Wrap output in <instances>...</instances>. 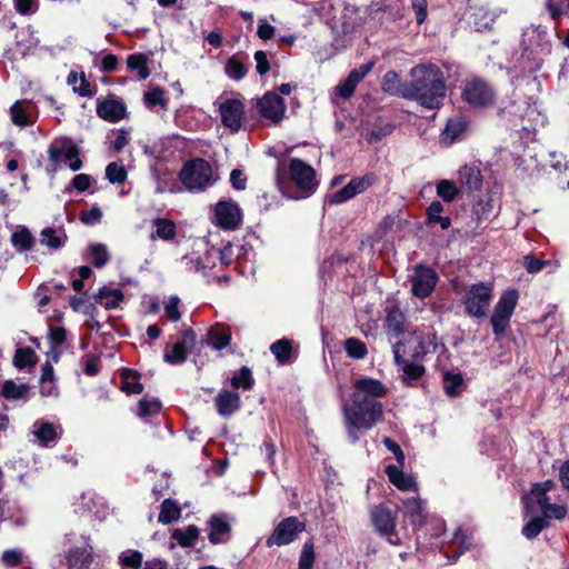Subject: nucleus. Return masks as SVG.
I'll return each mask as SVG.
<instances>
[{
    "instance_id": "1",
    "label": "nucleus",
    "mask_w": 569,
    "mask_h": 569,
    "mask_svg": "<svg viewBox=\"0 0 569 569\" xmlns=\"http://www.w3.org/2000/svg\"><path fill=\"white\" fill-rule=\"evenodd\" d=\"M386 395L383 385L372 378L358 379L351 401L342 406L348 439L357 442L361 431L369 430L381 419L382 405L378 400Z\"/></svg>"
},
{
    "instance_id": "2",
    "label": "nucleus",
    "mask_w": 569,
    "mask_h": 569,
    "mask_svg": "<svg viewBox=\"0 0 569 569\" xmlns=\"http://www.w3.org/2000/svg\"><path fill=\"white\" fill-rule=\"evenodd\" d=\"M407 99L417 101L427 109H437L446 96V83L441 70L432 63H421L410 70Z\"/></svg>"
},
{
    "instance_id": "3",
    "label": "nucleus",
    "mask_w": 569,
    "mask_h": 569,
    "mask_svg": "<svg viewBox=\"0 0 569 569\" xmlns=\"http://www.w3.org/2000/svg\"><path fill=\"white\" fill-rule=\"evenodd\" d=\"M277 186L280 192L289 199H306L316 192L319 186L316 170L306 161L292 157L288 159L283 168L288 182L280 177V163L278 164Z\"/></svg>"
},
{
    "instance_id": "4",
    "label": "nucleus",
    "mask_w": 569,
    "mask_h": 569,
    "mask_svg": "<svg viewBox=\"0 0 569 569\" xmlns=\"http://www.w3.org/2000/svg\"><path fill=\"white\" fill-rule=\"evenodd\" d=\"M179 179L190 192L204 191L216 182L211 164L200 158L186 162L179 172Z\"/></svg>"
},
{
    "instance_id": "5",
    "label": "nucleus",
    "mask_w": 569,
    "mask_h": 569,
    "mask_svg": "<svg viewBox=\"0 0 569 569\" xmlns=\"http://www.w3.org/2000/svg\"><path fill=\"white\" fill-rule=\"evenodd\" d=\"M493 282L491 281L468 286L462 299L466 315L477 319L486 318L493 298Z\"/></svg>"
},
{
    "instance_id": "6",
    "label": "nucleus",
    "mask_w": 569,
    "mask_h": 569,
    "mask_svg": "<svg viewBox=\"0 0 569 569\" xmlns=\"http://www.w3.org/2000/svg\"><path fill=\"white\" fill-rule=\"evenodd\" d=\"M519 300V292L513 288H509L501 292L497 303L495 305L490 323L497 340L503 336L510 325V320L515 312Z\"/></svg>"
},
{
    "instance_id": "7",
    "label": "nucleus",
    "mask_w": 569,
    "mask_h": 569,
    "mask_svg": "<svg viewBox=\"0 0 569 569\" xmlns=\"http://www.w3.org/2000/svg\"><path fill=\"white\" fill-rule=\"evenodd\" d=\"M241 221L242 212L234 201L220 200L211 209V222L223 230H234Z\"/></svg>"
},
{
    "instance_id": "8",
    "label": "nucleus",
    "mask_w": 569,
    "mask_h": 569,
    "mask_svg": "<svg viewBox=\"0 0 569 569\" xmlns=\"http://www.w3.org/2000/svg\"><path fill=\"white\" fill-rule=\"evenodd\" d=\"M462 99L475 108H486L493 103L495 91L481 79H472L465 83Z\"/></svg>"
},
{
    "instance_id": "9",
    "label": "nucleus",
    "mask_w": 569,
    "mask_h": 569,
    "mask_svg": "<svg viewBox=\"0 0 569 569\" xmlns=\"http://www.w3.org/2000/svg\"><path fill=\"white\" fill-rule=\"evenodd\" d=\"M411 292L415 297L425 299L431 295L437 282L438 274L430 267L417 266L410 276Z\"/></svg>"
},
{
    "instance_id": "10",
    "label": "nucleus",
    "mask_w": 569,
    "mask_h": 569,
    "mask_svg": "<svg viewBox=\"0 0 569 569\" xmlns=\"http://www.w3.org/2000/svg\"><path fill=\"white\" fill-rule=\"evenodd\" d=\"M306 525L296 517H288L280 521L269 537L268 546H283L295 541L305 531Z\"/></svg>"
},
{
    "instance_id": "11",
    "label": "nucleus",
    "mask_w": 569,
    "mask_h": 569,
    "mask_svg": "<svg viewBox=\"0 0 569 569\" xmlns=\"http://www.w3.org/2000/svg\"><path fill=\"white\" fill-rule=\"evenodd\" d=\"M553 488L555 482L552 480L533 483L530 491L521 498L526 513H536L538 508L541 511L550 502L548 492Z\"/></svg>"
},
{
    "instance_id": "12",
    "label": "nucleus",
    "mask_w": 569,
    "mask_h": 569,
    "mask_svg": "<svg viewBox=\"0 0 569 569\" xmlns=\"http://www.w3.org/2000/svg\"><path fill=\"white\" fill-rule=\"evenodd\" d=\"M371 521L376 528V530L391 545H399L400 538L395 531V518L392 517L390 510H388L383 506H378L371 511Z\"/></svg>"
},
{
    "instance_id": "13",
    "label": "nucleus",
    "mask_w": 569,
    "mask_h": 569,
    "mask_svg": "<svg viewBox=\"0 0 569 569\" xmlns=\"http://www.w3.org/2000/svg\"><path fill=\"white\" fill-rule=\"evenodd\" d=\"M258 107L263 120L268 121L270 124L280 122L286 112L283 99L273 92H267L262 99H260Z\"/></svg>"
},
{
    "instance_id": "14",
    "label": "nucleus",
    "mask_w": 569,
    "mask_h": 569,
    "mask_svg": "<svg viewBox=\"0 0 569 569\" xmlns=\"http://www.w3.org/2000/svg\"><path fill=\"white\" fill-rule=\"evenodd\" d=\"M409 343L412 349L411 358L415 360H422L425 356L435 352L438 346L436 332L430 328L415 332Z\"/></svg>"
},
{
    "instance_id": "15",
    "label": "nucleus",
    "mask_w": 569,
    "mask_h": 569,
    "mask_svg": "<svg viewBox=\"0 0 569 569\" xmlns=\"http://www.w3.org/2000/svg\"><path fill=\"white\" fill-rule=\"evenodd\" d=\"M375 66L373 61H369L358 68L352 69L346 79L340 81L335 87V94L341 99H349L355 93L357 86L363 80V78L372 70Z\"/></svg>"
},
{
    "instance_id": "16",
    "label": "nucleus",
    "mask_w": 569,
    "mask_h": 569,
    "mask_svg": "<svg viewBox=\"0 0 569 569\" xmlns=\"http://www.w3.org/2000/svg\"><path fill=\"white\" fill-rule=\"evenodd\" d=\"M521 42L525 50H529L531 53L550 52L551 46L548 40L547 31L541 27L531 26L527 28Z\"/></svg>"
},
{
    "instance_id": "17",
    "label": "nucleus",
    "mask_w": 569,
    "mask_h": 569,
    "mask_svg": "<svg viewBox=\"0 0 569 569\" xmlns=\"http://www.w3.org/2000/svg\"><path fill=\"white\" fill-rule=\"evenodd\" d=\"M48 154L52 163L59 164L79 156V149L71 139L60 138L51 142Z\"/></svg>"
},
{
    "instance_id": "18",
    "label": "nucleus",
    "mask_w": 569,
    "mask_h": 569,
    "mask_svg": "<svg viewBox=\"0 0 569 569\" xmlns=\"http://www.w3.org/2000/svg\"><path fill=\"white\" fill-rule=\"evenodd\" d=\"M400 342H397L393 346L395 361L397 366H399L402 370L403 381L409 386L420 379L426 370L425 367L420 363L421 360L412 359V361H407L402 359L400 355Z\"/></svg>"
},
{
    "instance_id": "19",
    "label": "nucleus",
    "mask_w": 569,
    "mask_h": 569,
    "mask_svg": "<svg viewBox=\"0 0 569 569\" xmlns=\"http://www.w3.org/2000/svg\"><path fill=\"white\" fill-rule=\"evenodd\" d=\"M219 110L223 126L237 131L241 126L243 104L239 100L229 99L221 103Z\"/></svg>"
},
{
    "instance_id": "20",
    "label": "nucleus",
    "mask_w": 569,
    "mask_h": 569,
    "mask_svg": "<svg viewBox=\"0 0 569 569\" xmlns=\"http://www.w3.org/2000/svg\"><path fill=\"white\" fill-rule=\"evenodd\" d=\"M208 539L211 543H222L230 538L231 527L224 515H212L208 520Z\"/></svg>"
},
{
    "instance_id": "21",
    "label": "nucleus",
    "mask_w": 569,
    "mask_h": 569,
    "mask_svg": "<svg viewBox=\"0 0 569 569\" xmlns=\"http://www.w3.org/2000/svg\"><path fill=\"white\" fill-rule=\"evenodd\" d=\"M217 412L222 417H229L240 407L239 395L234 391L222 390L214 398Z\"/></svg>"
},
{
    "instance_id": "22",
    "label": "nucleus",
    "mask_w": 569,
    "mask_h": 569,
    "mask_svg": "<svg viewBox=\"0 0 569 569\" xmlns=\"http://www.w3.org/2000/svg\"><path fill=\"white\" fill-rule=\"evenodd\" d=\"M66 558L70 568H87L93 561V548L86 541L82 548H71L66 555Z\"/></svg>"
},
{
    "instance_id": "23",
    "label": "nucleus",
    "mask_w": 569,
    "mask_h": 569,
    "mask_svg": "<svg viewBox=\"0 0 569 569\" xmlns=\"http://www.w3.org/2000/svg\"><path fill=\"white\" fill-rule=\"evenodd\" d=\"M467 130V121L461 117L451 118L448 120L445 129L440 134V142L445 146H450L459 140Z\"/></svg>"
},
{
    "instance_id": "24",
    "label": "nucleus",
    "mask_w": 569,
    "mask_h": 569,
    "mask_svg": "<svg viewBox=\"0 0 569 569\" xmlns=\"http://www.w3.org/2000/svg\"><path fill=\"white\" fill-rule=\"evenodd\" d=\"M97 114L110 122H118L124 118L126 108L120 101L104 100L97 107Z\"/></svg>"
},
{
    "instance_id": "25",
    "label": "nucleus",
    "mask_w": 569,
    "mask_h": 569,
    "mask_svg": "<svg viewBox=\"0 0 569 569\" xmlns=\"http://www.w3.org/2000/svg\"><path fill=\"white\" fill-rule=\"evenodd\" d=\"M386 473H387L390 482L393 486H396L398 489H400L402 491H410V490L416 491L417 490V485H416L415 479L411 476L405 473L400 467L395 466V465H388L386 467Z\"/></svg>"
},
{
    "instance_id": "26",
    "label": "nucleus",
    "mask_w": 569,
    "mask_h": 569,
    "mask_svg": "<svg viewBox=\"0 0 569 569\" xmlns=\"http://www.w3.org/2000/svg\"><path fill=\"white\" fill-rule=\"evenodd\" d=\"M381 84L385 92L407 99L408 82H401L396 71H387L382 78Z\"/></svg>"
},
{
    "instance_id": "27",
    "label": "nucleus",
    "mask_w": 569,
    "mask_h": 569,
    "mask_svg": "<svg viewBox=\"0 0 569 569\" xmlns=\"http://www.w3.org/2000/svg\"><path fill=\"white\" fill-rule=\"evenodd\" d=\"M94 300L97 303L102 306L107 310L116 309L120 306L123 300V293L119 289H113L107 286H103L99 289L98 293L94 296Z\"/></svg>"
},
{
    "instance_id": "28",
    "label": "nucleus",
    "mask_w": 569,
    "mask_h": 569,
    "mask_svg": "<svg viewBox=\"0 0 569 569\" xmlns=\"http://www.w3.org/2000/svg\"><path fill=\"white\" fill-rule=\"evenodd\" d=\"M458 174L460 183L468 190L472 191L480 189L482 177L479 168L466 164L460 168Z\"/></svg>"
},
{
    "instance_id": "29",
    "label": "nucleus",
    "mask_w": 569,
    "mask_h": 569,
    "mask_svg": "<svg viewBox=\"0 0 569 569\" xmlns=\"http://www.w3.org/2000/svg\"><path fill=\"white\" fill-rule=\"evenodd\" d=\"M154 231L151 233V239H161L163 241H171L177 236L176 223L170 219L157 218L152 221Z\"/></svg>"
},
{
    "instance_id": "30",
    "label": "nucleus",
    "mask_w": 569,
    "mask_h": 569,
    "mask_svg": "<svg viewBox=\"0 0 569 569\" xmlns=\"http://www.w3.org/2000/svg\"><path fill=\"white\" fill-rule=\"evenodd\" d=\"M32 433L38 441L46 447L51 446L58 438L56 427L52 423L44 421L34 422Z\"/></svg>"
},
{
    "instance_id": "31",
    "label": "nucleus",
    "mask_w": 569,
    "mask_h": 569,
    "mask_svg": "<svg viewBox=\"0 0 569 569\" xmlns=\"http://www.w3.org/2000/svg\"><path fill=\"white\" fill-rule=\"evenodd\" d=\"M230 338V330L223 325H216L208 331V343L214 350H221L227 347Z\"/></svg>"
},
{
    "instance_id": "32",
    "label": "nucleus",
    "mask_w": 569,
    "mask_h": 569,
    "mask_svg": "<svg viewBox=\"0 0 569 569\" xmlns=\"http://www.w3.org/2000/svg\"><path fill=\"white\" fill-rule=\"evenodd\" d=\"M270 352L274 356L276 360L281 365L291 362L293 358L292 343L287 338L279 339L271 343Z\"/></svg>"
},
{
    "instance_id": "33",
    "label": "nucleus",
    "mask_w": 569,
    "mask_h": 569,
    "mask_svg": "<svg viewBox=\"0 0 569 569\" xmlns=\"http://www.w3.org/2000/svg\"><path fill=\"white\" fill-rule=\"evenodd\" d=\"M190 338L193 340V333L191 331H187L184 333L183 341H178L172 346L170 352L164 353V361L170 365H179L184 362L187 358V339Z\"/></svg>"
},
{
    "instance_id": "34",
    "label": "nucleus",
    "mask_w": 569,
    "mask_h": 569,
    "mask_svg": "<svg viewBox=\"0 0 569 569\" xmlns=\"http://www.w3.org/2000/svg\"><path fill=\"white\" fill-rule=\"evenodd\" d=\"M67 240V236L62 230L54 228H44L40 232V242L43 246H47L50 249H59L61 248Z\"/></svg>"
},
{
    "instance_id": "35",
    "label": "nucleus",
    "mask_w": 569,
    "mask_h": 569,
    "mask_svg": "<svg viewBox=\"0 0 569 569\" xmlns=\"http://www.w3.org/2000/svg\"><path fill=\"white\" fill-rule=\"evenodd\" d=\"M67 82L69 86L72 87V90L80 97L92 96L90 84L83 72L78 73L76 71H71L68 76Z\"/></svg>"
},
{
    "instance_id": "36",
    "label": "nucleus",
    "mask_w": 569,
    "mask_h": 569,
    "mask_svg": "<svg viewBox=\"0 0 569 569\" xmlns=\"http://www.w3.org/2000/svg\"><path fill=\"white\" fill-rule=\"evenodd\" d=\"M171 536L181 547L187 548L193 546L194 541L198 539L199 529L190 525L184 529H174Z\"/></svg>"
},
{
    "instance_id": "37",
    "label": "nucleus",
    "mask_w": 569,
    "mask_h": 569,
    "mask_svg": "<svg viewBox=\"0 0 569 569\" xmlns=\"http://www.w3.org/2000/svg\"><path fill=\"white\" fill-rule=\"evenodd\" d=\"M462 383L463 378L460 373H453L450 371H446L443 373V390L448 397H457L461 391Z\"/></svg>"
},
{
    "instance_id": "38",
    "label": "nucleus",
    "mask_w": 569,
    "mask_h": 569,
    "mask_svg": "<svg viewBox=\"0 0 569 569\" xmlns=\"http://www.w3.org/2000/svg\"><path fill=\"white\" fill-rule=\"evenodd\" d=\"M11 121L18 127H27L32 123L24 101H16L10 108Z\"/></svg>"
},
{
    "instance_id": "39",
    "label": "nucleus",
    "mask_w": 569,
    "mask_h": 569,
    "mask_svg": "<svg viewBox=\"0 0 569 569\" xmlns=\"http://www.w3.org/2000/svg\"><path fill=\"white\" fill-rule=\"evenodd\" d=\"M181 510L178 505L170 499L161 503V510L158 517L159 522L163 525L171 523L180 518Z\"/></svg>"
},
{
    "instance_id": "40",
    "label": "nucleus",
    "mask_w": 569,
    "mask_h": 569,
    "mask_svg": "<svg viewBox=\"0 0 569 569\" xmlns=\"http://www.w3.org/2000/svg\"><path fill=\"white\" fill-rule=\"evenodd\" d=\"M148 58L142 53L130 54L127 59V64L130 70H137L139 78L144 80L150 76L148 69Z\"/></svg>"
},
{
    "instance_id": "41",
    "label": "nucleus",
    "mask_w": 569,
    "mask_h": 569,
    "mask_svg": "<svg viewBox=\"0 0 569 569\" xmlns=\"http://www.w3.org/2000/svg\"><path fill=\"white\" fill-rule=\"evenodd\" d=\"M11 242L19 251H28L32 248L34 238L27 228H21L12 233Z\"/></svg>"
},
{
    "instance_id": "42",
    "label": "nucleus",
    "mask_w": 569,
    "mask_h": 569,
    "mask_svg": "<svg viewBox=\"0 0 569 569\" xmlns=\"http://www.w3.org/2000/svg\"><path fill=\"white\" fill-rule=\"evenodd\" d=\"M143 556L137 550H126L119 555V563L122 569H140Z\"/></svg>"
},
{
    "instance_id": "43",
    "label": "nucleus",
    "mask_w": 569,
    "mask_h": 569,
    "mask_svg": "<svg viewBox=\"0 0 569 569\" xmlns=\"http://www.w3.org/2000/svg\"><path fill=\"white\" fill-rule=\"evenodd\" d=\"M437 196L445 202H452L458 196V188L452 180H440L436 187Z\"/></svg>"
},
{
    "instance_id": "44",
    "label": "nucleus",
    "mask_w": 569,
    "mask_h": 569,
    "mask_svg": "<svg viewBox=\"0 0 569 569\" xmlns=\"http://www.w3.org/2000/svg\"><path fill=\"white\" fill-rule=\"evenodd\" d=\"M122 390L128 395H138L143 391V386L138 381L139 375L137 371L127 370L122 375Z\"/></svg>"
},
{
    "instance_id": "45",
    "label": "nucleus",
    "mask_w": 569,
    "mask_h": 569,
    "mask_svg": "<svg viewBox=\"0 0 569 569\" xmlns=\"http://www.w3.org/2000/svg\"><path fill=\"white\" fill-rule=\"evenodd\" d=\"M403 515L411 518L412 523L420 522L422 518V506L419 498H411L402 502Z\"/></svg>"
},
{
    "instance_id": "46",
    "label": "nucleus",
    "mask_w": 569,
    "mask_h": 569,
    "mask_svg": "<svg viewBox=\"0 0 569 569\" xmlns=\"http://www.w3.org/2000/svg\"><path fill=\"white\" fill-rule=\"evenodd\" d=\"M547 527L548 521L542 517L536 516L523 526L522 535L528 539H533Z\"/></svg>"
},
{
    "instance_id": "47",
    "label": "nucleus",
    "mask_w": 569,
    "mask_h": 569,
    "mask_svg": "<svg viewBox=\"0 0 569 569\" xmlns=\"http://www.w3.org/2000/svg\"><path fill=\"white\" fill-rule=\"evenodd\" d=\"M376 181L377 177L373 173H367L362 177L352 178L349 181V184L352 188L355 196H358L367 191Z\"/></svg>"
},
{
    "instance_id": "48",
    "label": "nucleus",
    "mask_w": 569,
    "mask_h": 569,
    "mask_svg": "<svg viewBox=\"0 0 569 569\" xmlns=\"http://www.w3.org/2000/svg\"><path fill=\"white\" fill-rule=\"evenodd\" d=\"M28 389L27 385H17L9 380L2 387V395L6 399L18 400L27 395Z\"/></svg>"
},
{
    "instance_id": "49",
    "label": "nucleus",
    "mask_w": 569,
    "mask_h": 569,
    "mask_svg": "<svg viewBox=\"0 0 569 569\" xmlns=\"http://www.w3.org/2000/svg\"><path fill=\"white\" fill-rule=\"evenodd\" d=\"M127 176L126 168L117 162H111L106 168V177L110 183H123Z\"/></svg>"
},
{
    "instance_id": "50",
    "label": "nucleus",
    "mask_w": 569,
    "mask_h": 569,
    "mask_svg": "<svg viewBox=\"0 0 569 569\" xmlns=\"http://www.w3.org/2000/svg\"><path fill=\"white\" fill-rule=\"evenodd\" d=\"M160 410H161V403L158 399L142 398L139 401L138 416L141 418H146V417L159 413Z\"/></svg>"
},
{
    "instance_id": "51",
    "label": "nucleus",
    "mask_w": 569,
    "mask_h": 569,
    "mask_svg": "<svg viewBox=\"0 0 569 569\" xmlns=\"http://www.w3.org/2000/svg\"><path fill=\"white\" fill-rule=\"evenodd\" d=\"M316 560L315 548L311 541L305 542L300 557L298 569H312Z\"/></svg>"
},
{
    "instance_id": "52",
    "label": "nucleus",
    "mask_w": 569,
    "mask_h": 569,
    "mask_svg": "<svg viewBox=\"0 0 569 569\" xmlns=\"http://www.w3.org/2000/svg\"><path fill=\"white\" fill-rule=\"evenodd\" d=\"M541 513V517L545 518L546 521H548L549 519L562 520L567 517L568 510L567 507L563 505L549 502L547 506L543 507Z\"/></svg>"
},
{
    "instance_id": "53",
    "label": "nucleus",
    "mask_w": 569,
    "mask_h": 569,
    "mask_svg": "<svg viewBox=\"0 0 569 569\" xmlns=\"http://www.w3.org/2000/svg\"><path fill=\"white\" fill-rule=\"evenodd\" d=\"M345 349L349 357L362 359L367 355L366 345L356 338H349L345 342Z\"/></svg>"
},
{
    "instance_id": "54",
    "label": "nucleus",
    "mask_w": 569,
    "mask_h": 569,
    "mask_svg": "<svg viewBox=\"0 0 569 569\" xmlns=\"http://www.w3.org/2000/svg\"><path fill=\"white\" fill-rule=\"evenodd\" d=\"M89 250H90V254L92 257V263L94 264V267L101 268L108 262L109 252L104 244H101V243L91 244Z\"/></svg>"
},
{
    "instance_id": "55",
    "label": "nucleus",
    "mask_w": 569,
    "mask_h": 569,
    "mask_svg": "<svg viewBox=\"0 0 569 569\" xmlns=\"http://www.w3.org/2000/svg\"><path fill=\"white\" fill-rule=\"evenodd\" d=\"M226 72L230 78L239 80L246 76V68L236 57H231L226 64Z\"/></svg>"
},
{
    "instance_id": "56",
    "label": "nucleus",
    "mask_w": 569,
    "mask_h": 569,
    "mask_svg": "<svg viewBox=\"0 0 569 569\" xmlns=\"http://www.w3.org/2000/svg\"><path fill=\"white\" fill-rule=\"evenodd\" d=\"M387 326L390 330H392L396 335L402 332L403 330V315L398 309H391L387 316Z\"/></svg>"
},
{
    "instance_id": "57",
    "label": "nucleus",
    "mask_w": 569,
    "mask_h": 569,
    "mask_svg": "<svg viewBox=\"0 0 569 569\" xmlns=\"http://www.w3.org/2000/svg\"><path fill=\"white\" fill-rule=\"evenodd\" d=\"M14 365L24 368L34 365V352L29 348H21L16 351Z\"/></svg>"
},
{
    "instance_id": "58",
    "label": "nucleus",
    "mask_w": 569,
    "mask_h": 569,
    "mask_svg": "<svg viewBox=\"0 0 569 569\" xmlns=\"http://www.w3.org/2000/svg\"><path fill=\"white\" fill-rule=\"evenodd\" d=\"M48 339L52 352L57 350L66 340V330L62 327H51Z\"/></svg>"
},
{
    "instance_id": "59",
    "label": "nucleus",
    "mask_w": 569,
    "mask_h": 569,
    "mask_svg": "<svg viewBox=\"0 0 569 569\" xmlns=\"http://www.w3.org/2000/svg\"><path fill=\"white\" fill-rule=\"evenodd\" d=\"M1 561L6 567H16L22 561V551L20 549L4 550L1 556Z\"/></svg>"
},
{
    "instance_id": "60",
    "label": "nucleus",
    "mask_w": 569,
    "mask_h": 569,
    "mask_svg": "<svg viewBox=\"0 0 569 569\" xmlns=\"http://www.w3.org/2000/svg\"><path fill=\"white\" fill-rule=\"evenodd\" d=\"M355 197L356 196L352 191V188L348 183L342 189L331 193L328 199H329L330 203L340 204V203L347 202L348 200H350Z\"/></svg>"
},
{
    "instance_id": "61",
    "label": "nucleus",
    "mask_w": 569,
    "mask_h": 569,
    "mask_svg": "<svg viewBox=\"0 0 569 569\" xmlns=\"http://www.w3.org/2000/svg\"><path fill=\"white\" fill-rule=\"evenodd\" d=\"M144 101L149 107L162 106L164 107L163 90L154 87L144 93Z\"/></svg>"
},
{
    "instance_id": "62",
    "label": "nucleus",
    "mask_w": 569,
    "mask_h": 569,
    "mask_svg": "<svg viewBox=\"0 0 569 569\" xmlns=\"http://www.w3.org/2000/svg\"><path fill=\"white\" fill-rule=\"evenodd\" d=\"M276 33V28L271 26L266 18L258 20L257 36L259 39L270 40Z\"/></svg>"
},
{
    "instance_id": "63",
    "label": "nucleus",
    "mask_w": 569,
    "mask_h": 569,
    "mask_svg": "<svg viewBox=\"0 0 569 569\" xmlns=\"http://www.w3.org/2000/svg\"><path fill=\"white\" fill-rule=\"evenodd\" d=\"M102 218V211L99 207L94 206L89 210L82 211L80 219L84 224H96L100 222Z\"/></svg>"
},
{
    "instance_id": "64",
    "label": "nucleus",
    "mask_w": 569,
    "mask_h": 569,
    "mask_svg": "<svg viewBox=\"0 0 569 569\" xmlns=\"http://www.w3.org/2000/svg\"><path fill=\"white\" fill-rule=\"evenodd\" d=\"M14 8L20 14L28 16L38 10V0H16Z\"/></svg>"
}]
</instances>
